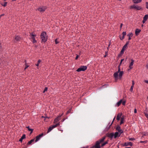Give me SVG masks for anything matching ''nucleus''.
<instances>
[{
	"mask_svg": "<svg viewBox=\"0 0 148 148\" xmlns=\"http://www.w3.org/2000/svg\"><path fill=\"white\" fill-rule=\"evenodd\" d=\"M142 0H133V2L135 3H137L141 2Z\"/></svg>",
	"mask_w": 148,
	"mask_h": 148,
	"instance_id": "22",
	"label": "nucleus"
},
{
	"mask_svg": "<svg viewBox=\"0 0 148 148\" xmlns=\"http://www.w3.org/2000/svg\"><path fill=\"white\" fill-rule=\"evenodd\" d=\"M132 85H134V80H132Z\"/></svg>",
	"mask_w": 148,
	"mask_h": 148,
	"instance_id": "49",
	"label": "nucleus"
},
{
	"mask_svg": "<svg viewBox=\"0 0 148 148\" xmlns=\"http://www.w3.org/2000/svg\"><path fill=\"white\" fill-rule=\"evenodd\" d=\"M143 134L144 136H147L148 135V132H144L143 133Z\"/></svg>",
	"mask_w": 148,
	"mask_h": 148,
	"instance_id": "32",
	"label": "nucleus"
},
{
	"mask_svg": "<svg viewBox=\"0 0 148 148\" xmlns=\"http://www.w3.org/2000/svg\"><path fill=\"white\" fill-rule=\"evenodd\" d=\"M148 18V16L147 15H145L144 17H143V19L145 20V21H147V19Z\"/></svg>",
	"mask_w": 148,
	"mask_h": 148,
	"instance_id": "29",
	"label": "nucleus"
},
{
	"mask_svg": "<svg viewBox=\"0 0 148 148\" xmlns=\"http://www.w3.org/2000/svg\"><path fill=\"white\" fill-rule=\"evenodd\" d=\"M107 135L108 137L112 138L114 136V134L113 133H108L107 134Z\"/></svg>",
	"mask_w": 148,
	"mask_h": 148,
	"instance_id": "14",
	"label": "nucleus"
},
{
	"mask_svg": "<svg viewBox=\"0 0 148 148\" xmlns=\"http://www.w3.org/2000/svg\"><path fill=\"white\" fill-rule=\"evenodd\" d=\"M137 112V110L136 109H135L134 110V113H136Z\"/></svg>",
	"mask_w": 148,
	"mask_h": 148,
	"instance_id": "50",
	"label": "nucleus"
},
{
	"mask_svg": "<svg viewBox=\"0 0 148 148\" xmlns=\"http://www.w3.org/2000/svg\"><path fill=\"white\" fill-rule=\"evenodd\" d=\"M122 114V113H119L117 114L116 119L118 121H119L120 120V118L121 117Z\"/></svg>",
	"mask_w": 148,
	"mask_h": 148,
	"instance_id": "12",
	"label": "nucleus"
},
{
	"mask_svg": "<svg viewBox=\"0 0 148 148\" xmlns=\"http://www.w3.org/2000/svg\"><path fill=\"white\" fill-rule=\"evenodd\" d=\"M145 82L146 83L148 84V80H145Z\"/></svg>",
	"mask_w": 148,
	"mask_h": 148,
	"instance_id": "54",
	"label": "nucleus"
},
{
	"mask_svg": "<svg viewBox=\"0 0 148 148\" xmlns=\"http://www.w3.org/2000/svg\"><path fill=\"white\" fill-rule=\"evenodd\" d=\"M26 127L28 129V130L29 128V126Z\"/></svg>",
	"mask_w": 148,
	"mask_h": 148,
	"instance_id": "59",
	"label": "nucleus"
},
{
	"mask_svg": "<svg viewBox=\"0 0 148 148\" xmlns=\"http://www.w3.org/2000/svg\"><path fill=\"white\" fill-rule=\"evenodd\" d=\"M123 25V24L122 23H121V25H120V28H121V27H122V26Z\"/></svg>",
	"mask_w": 148,
	"mask_h": 148,
	"instance_id": "56",
	"label": "nucleus"
},
{
	"mask_svg": "<svg viewBox=\"0 0 148 148\" xmlns=\"http://www.w3.org/2000/svg\"><path fill=\"white\" fill-rule=\"evenodd\" d=\"M122 102V99H121L116 103L115 106H116L119 107L121 105V104Z\"/></svg>",
	"mask_w": 148,
	"mask_h": 148,
	"instance_id": "20",
	"label": "nucleus"
},
{
	"mask_svg": "<svg viewBox=\"0 0 148 148\" xmlns=\"http://www.w3.org/2000/svg\"><path fill=\"white\" fill-rule=\"evenodd\" d=\"M124 119L123 117H122L121 118V122L120 123V125H121V124L124 123Z\"/></svg>",
	"mask_w": 148,
	"mask_h": 148,
	"instance_id": "25",
	"label": "nucleus"
},
{
	"mask_svg": "<svg viewBox=\"0 0 148 148\" xmlns=\"http://www.w3.org/2000/svg\"><path fill=\"white\" fill-rule=\"evenodd\" d=\"M7 2H4L3 4V3H1L0 4L3 6L5 7L7 5Z\"/></svg>",
	"mask_w": 148,
	"mask_h": 148,
	"instance_id": "28",
	"label": "nucleus"
},
{
	"mask_svg": "<svg viewBox=\"0 0 148 148\" xmlns=\"http://www.w3.org/2000/svg\"><path fill=\"white\" fill-rule=\"evenodd\" d=\"M4 14H1V15H0V16L1 17L2 16H4Z\"/></svg>",
	"mask_w": 148,
	"mask_h": 148,
	"instance_id": "57",
	"label": "nucleus"
},
{
	"mask_svg": "<svg viewBox=\"0 0 148 148\" xmlns=\"http://www.w3.org/2000/svg\"><path fill=\"white\" fill-rule=\"evenodd\" d=\"M135 140V139L134 138H130L129 139V140Z\"/></svg>",
	"mask_w": 148,
	"mask_h": 148,
	"instance_id": "47",
	"label": "nucleus"
},
{
	"mask_svg": "<svg viewBox=\"0 0 148 148\" xmlns=\"http://www.w3.org/2000/svg\"><path fill=\"white\" fill-rule=\"evenodd\" d=\"M47 34L46 32H42L40 36L41 39V42H45L47 41V38L46 37Z\"/></svg>",
	"mask_w": 148,
	"mask_h": 148,
	"instance_id": "2",
	"label": "nucleus"
},
{
	"mask_svg": "<svg viewBox=\"0 0 148 148\" xmlns=\"http://www.w3.org/2000/svg\"><path fill=\"white\" fill-rule=\"evenodd\" d=\"M25 138V134L23 135L21 137L19 141L20 142H22L23 139Z\"/></svg>",
	"mask_w": 148,
	"mask_h": 148,
	"instance_id": "23",
	"label": "nucleus"
},
{
	"mask_svg": "<svg viewBox=\"0 0 148 148\" xmlns=\"http://www.w3.org/2000/svg\"><path fill=\"white\" fill-rule=\"evenodd\" d=\"M71 111V109H69V110L66 112V114H69V113Z\"/></svg>",
	"mask_w": 148,
	"mask_h": 148,
	"instance_id": "44",
	"label": "nucleus"
},
{
	"mask_svg": "<svg viewBox=\"0 0 148 148\" xmlns=\"http://www.w3.org/2000/svg\"><path fill=\"white\" fill-rule=\"evenodd\" d=\"M145 114L146 117L148 118V114H147V113H145Z\"/></svg>",
	"mask_w": 148,
	"mask_h": 148,
	"instance_id": "43",
	"label": "nucleus"
},
{
	"mask_svg": "<svg viewBox=\"0 0 148 148\" xmlns=\"http://www.w3.org/2000/svg\"><path fill=\"white\" fill-rule=\"evenodd\" d=\"M63 114H61L60 115H59V116H58L57 117H58V119H59V118L62 116V115Z\"/></svg>",
	"mask_w": 148,
	"mask_h": 148,
	"instance_id": "48",
	"label": "nucleus"
},
{
	"mask_svg": "<svg viewBox=\"0 0 148 148\" xmlns=\"http://www.w3.org/2000/svg\"><path fill=\"white\" fill-rule=\"evenodd\" d=\"M106 138V136H105L102 138L100 139L99 140L96 141V144L93 147H95L96 148H100V144L103 142Z\"/></svg>",
	"mask_w": 148,
	"mask_h": 148,
	"instance_id": "1",
	"label": "nucleus"
},
{
	"mask_svg": "<svg viewBox=\"0 0 148 148\" xmlns=\"http://www.w3.org/2000/svg\"><path fill=\"white\" fill-rule=\"evenodd\" d=\"M121 133H120V134H119V133L118 132H115V134H114V138H116L117 136H120L121 135Z\"/></svg>",
	"mask_w": 148,
	"mask_h": 148,
	"instance_id": "16",
	"label": "nucleus"
},
{
	"mask_svg": "<svg viewBox=\"0 0 148 148\" xmlns=\"http://www.w3.org/2000/svg\"><path fill=\"white\" fill-rule=\"evenodd\" d=\"M146 8L148 9V2H146L145 3Z\"/></svg>",
	"mask_w": 148,
	"mask_h": 148,
	"instance_id": "35",
	"label": "nucleus"
},
{
	"mask_svg": "<svg viewBox=\"0 0 148 148\" xmlns=\"http://www.w3.org/2000/svg\"><path fill=\"white\" fill-rule=\"evenodd\" d=\"M3 50V49L2 47V46L1 45V44L0 43V52L2 51Z\"/></svg>",
	"mask_w": 148,
	"mask_h": 148,
	"instance_id": "37",
	"label": "nucleus"
},
{
	"mask_svg": "<svg viewBox=\"0 0 148 148\" xmlns=\"http://www.w3.org/2000/svg\"><path fill=\"white\" fill-rule=\"evenodd\" d=\"M30 36H31L32 39L33 40L35 39V37L36 36V35L33 34V33H30Z\"/></svg>",
	"mask_w": 148,
	"mask_h": 148,
	"instance_id": "15",
	"label": "nucleus"
},
{
	"mask_svg": "<svg viewBox=\"0 0 148 148\" xmlns=\"http://www.w3.org/2000/svg\"><path fill=\"white\" fill-rule=\"evenodd\" d=\"M124 145L125 146H127L128 145L132 146V143L131 142H129L127 143H125Z\"/></svg>",
	"mask_w": 148,
	"mask_h": 148,
	"instance_id": "19",
	"label": "nucleus"
},
{
	"mask_svg": "<svg viewBox=\"0 0 148 148\" xmlns=\"http://www.w3.org/2000/svg\"><path fill=\"white\" fill-rule=\"evenodd\" d=\"M119 78L120 79L122 77L123 74V71H121L120 72H119Z\"/></svg>",
	"mask_w": 148,
	"mask_h": 148,
	"instance_id": "24",
	"label": "nucleus"
},
{
	"mask_svg": "<svg viewBox=\"0 0 148 148\" xmlns=\"http://www.w3.org/2000/svg\"><path fill=\"white\" fill-rule=\"evenodd\" d=\"M47 8L46 6L42 7H40L38 9V10L40 12H43L47 9Z\"/></svg>",
	"mask_w": 148,
	"mask_h": 148,
	"instance_id": "7",
	"label": "nucleus"
},
{
	"mask_svg": "<svg viewBox=\"0 0 148 148\" xmlns=\"http://www.w3.org/2000/svg\"><path fill=\"white\" fill-rule=\"evenodd\" d=\"M134 85H132L131 86V87H133V88H134Z\"/></svg>",
	"mask_w": 148,
	"mask_h": 148,
	"instance_id": "63",
	"label": "nucleus"
},
{
	"mask_svg": "<svg viewBox=\"0 0 148 148\" xmlns=\"http://www.w3.org/2000/svg\"><path fill=\"white\" fill-rule=\"evenodd\" d=\"M25 62L26 63L25 64V67L24 69V70H25L29 66V65L27 64V63H26V61H25Z\"/></svg>",
	"mask_w": 148,
	"mask_h": 148,
	"instance_id": "30",
	"label": "nucleus"
},
{
	"mask_svg": "<svg viewBox=\"0 0 148 148\" xmlns=\"http://www.w3.org/2000/svg\"><path fill=\"white\" fill-rule=\"evenodd\" d=\"M39 63H38L37 64H36V66H38V65H39Z\"/></svg>",
	"mask_w": 148,
	"mask_h": 148,
	"instance_id": "60",
	"label": "nucleus"
},
{
	"mask_svg": "<svg viewBox=\"0 0 148 148\" xmlns=\"http://www.w3.org/2000/svg\"><path fill=\"white\" fill-rule=\"evenodd\" d=\"M124 50L123 49H122L119 56H120V55L124 53Z\"/></svg>",
	"mask_w": 148,
	"mask_h": 148,
	"instance_id": "33",
	"label": "nucleus"
},
{
	"mask_svg": "<svg viewBox=\"0 0 148 148\" xmlns=\"http://www.w3.org/2000/svg\"><path fill=\"white\" fill-rule=\"evenodd\" d=\"M134 60L132 59L131 60V62L130 63V65L129 66V67L130 69H131L132 68V66H133L134 64Z\"/></svg>",
	"mask_w": 148,
	"mask_h": 148,
	"instance_id": "17",
	"label": "nucleus"
},
{
	"mask_svg": "<svg viewBox=\"0 0 148 148\" xmlns=\"http://www.w3.org/2000/svg\"><path fill=\"white\" fill-rule=\"evenodd\" d=\"M60 125V122H59L55 124L54 125H53L52 126L50 127L48 130L47 133H48L50 132L55 127L59 126Z\"/></svg>",
	"mask_w": 148,
	"mask_h": 148,
	"instance_id": "4",
	"label": "nucleus"
},
{
	"mask_svg": "<svg viewBox=\"0 0 148 148\" xmlns=\"http://www.w3.org/2000/svg\"><path fill=\"white\" fill-rule=\"evenodd\" d=\"M120 69L119 68L118 71L115 73L114 74V77L116 80L118 79V74L120 71Z\"/></svg>",
	"mask_w": 148,
	"mask_h": 148,
	"instance_id": "8",
	"label": "nucleus"
},
{
	"mask_svg": "<svg viewBox=\"0 0 148 148\" xmlns=\"http://www.w3.org/2000/svg\"><path fill=\"white\" fill-rule=\"evenodd\" d=\"M126 32H123L122 33L123 35L125 36L126 35Z\"/></svg>",
	"mask_w": 148,
	"mask_h": 148,
	"instance_id": "39",
	"label": "nucleus"
},
{
	"mask_svg": "<svg viewBox=\"0 0 148 148\" xmlns=\"http://www.w3.org/2000/svg\"><path fill=\"white\" fill-rule=\"evenodd\" d=\"M110 43H109V45H108V46H110Z\"/></svg>",
	"mask_w": 148,
	"mask_h": 148,
	"instance_id": "64",
	"label": "nucleus"
},
{
	"mask_svg": "<svg viewBox=\"0 0 148 148\" xmlns=\"http://www.w3.org/2000/svg\"><path fill=\"white\" fill-rule=\"evenodd\" d=\"M141 143H145V141H141Z\"/></svg>",
	"mask_w": 148,
	"mask_h": 148,
	"instance_id": "61",
	"label": "nucleus"
},
{
	"mask_svg": "<svg viewBox=\"0 0 148 148\" xmlns=\"http://www.w3.org/2000/svg\"><path fill=\"white\" fill-rule=\"evenodd\" d=\"M129 41H127L126 43V44H125V45H126V46H127V45L129 44Z\"/></svg>",
	"mask_w": 148,
	"mask_h": 148,
	"instance_id": "45",
	"label": "nucleus"
},
{
	"mask_svg": "<svg viewBox=\"0 0 148 148\" xmlns=\"http://www.w3.org/2000/svg\"><path fill=\"white\" fill-rule=\"evenodd\" d=\"M87 68V67L85 66H81L80 68H79L77 70V72H79L81 71H84L86 70Z\"/></svg>",
	"mask_w": 148,
	"mask_h": 148,
	"instance_id": "5",
	"label": "nucleus"
},
{
	"mask_svg": "<svg viewBox=\"0 0 148 148\" xmlns=\"http://www.w3.org/2000/svg\"><path fill=\"white\" fill-rule=\"evenodd\" d=\"M60 125V122H59L55 124L54 125H53L52 126L50 127L48 130L47 133H48L50 132L55 127L59 126Z\"/></svg>",
	"mask_w": 148,
	"mask_h": 148,
	"instance_id": "3",
	"label": "nucleus"
},
{
	"mask_svg": "<svg viewBox=\"0 0 148 148\" xmlns=\"http://www.w3.org/2000/svg\"><path fill=\"white\" fill-rule=\"evenodd\" d=\"M133 87H131L130 89V91L132 92L133 91Z\"/></svg>",
	"mask_w": 148,
	"mask_h": 148,
	"instance_id": "40",
	"label": "nucleus"
},
{
	"mask_svg": "<svg viewBox=\"0 0 148 148\" xmlns=\"http://www.w3.org/2000/svg\"><path fill=\"white\" fill-rule=\"evenodd\" d=\"M125 148H131L130 147H125Z\"/></svg>",
	"mask_w": 148,
	"mask_h": 148,
	"instance_id": "62",
	"label": "nucleus"
},
{
	"mask_svg": "<svg viewBox=\"0 0 148 148\" xmlns=\"http://www.w3.org/2000/svg\"><path fill=\"white\" fill-rule=\"evenodd\" d=\"M47 87H45V89L43 91V93H44L45 92V91H47Z\"/></svg>",
	"mask_w": 148,
	"mask_h": 148,
	"instance_id": "36",
	"label": "nucleus"
},
{
	"mask_svg": "<svg viewBox=\"0 0 148 148\" xmlns=\"http://www.w3.org/2000/svg\"><path fill=\"white\" fill-rule=\"evenodd\" d=\"M115 118H116V117L115 116L114 117V118L113 119V121L112 122V124L113 122L114 121L115 119Z\"/></svg>",
	"mask_w": 148,
	"mask_h": 148,
	"instance_id": "51",
	"label": "nucleus"
},
{
	"mask_svg": "<svg viewBox=\"0 0 148 148\" xmlns=\"http://www.w3.org/2000/svg\"><path fill=\"white\" fill-rule=\"evenodd\" d=\"M33 41H32V42L33 43H34L36 42V40H35V39H33Z\"/></svg>",
	"mask_w": 148,
	"mask_h": 148,
	"instance_id": "41",
	"label": "nucleus"
},
{
	"mask_svg": "<svg viewBox=\"0 0 148 148\" xmlns=\"http://www.w3.org/2000/svg\"><path fill=\"white\" fill-rule=\"evenodd\" d=\"M60 120V119H58V117H57V118H56L54 120V124L57 123H57Z\"/></svg>",
	"mask_w": 148,
	"mask_h": 148,
	"instance_id": "21",
	"label": "nucleus"
},
{
	"mask_svg": "<svg viewBox=\"0 0 148 148\" xmlns=\"http://www.w3.org/2000/svg\"><path fill=\"white\" fill-rule=\"evenodd\" d=\"M127 47V46H126L125 45H124L123 46V48L122 49H123L124 50H125V48H126Z\"/></svg>",
	"mask_w": 148,
	"mask_h": 148,
	"instance_id": "42",
	"label": "nucleus"
},
{
	"mask_svg": "<svg viewBox=\"0 0 148 148\" xmlns=\"http://www.w3.org/2000/svg\"><path fill=\"white\" fill-rule=\"evenodd\" d=\"M127 36L129 37L128 40H129L131 39V37H132L133 36V34L132 32H130L128 34Z\"/></svg>",
	"mask_w": 148,
	"mask_h": 148,
	"instance_id": "13",
	"label": "nucleus"
},
{
	"mask_svg": "<svg viewBox=\"0 0 148 148\" xmlns=\"http://www.w3.org/2000/svg\"><path fill=\"white\" fill-rule=\"evenodd\" d=\"M124 37H125V36L123 35L122 37H121V35L119 36V38H120L121 40H123L124 39Z\"/></svg>",
	"mask_w": 148,
	"mask_h": 148,
	"instance_id": "31",
	"label": "nucleus"
},
{
	"mask_svg": "<svg viewBox=\"0 0 148 148\" xmlns=\"http://www.w3.org/2000/svg\"><path fill=\"white\" fill-rule=\"evenodd\" d=\"M125 102H126V101H122V104L123 105H125Z\"/></svg>",
	"mask_w": 148,
	"mask_h": 148,
	"instance_id": "38",
	"label": "nucleus"
},
{
	"mask_svg": "<svg viewBox=\"0 0 148 148\" xmlns=\"http://www.w3.org/2000/svg\"><path fill=\"white\" fill-rule=\"evenodd\" d=\"M130 8H134L136 9L137 10H140L141 9V7L137 5H133L131 6Z\"/></svg>",
	"mask_w": 148,
	"mask_h": 148,
	"instance_id": "6",
	"label": "nucleus"
},
{
	"mask_svg": "<svg viewBox=\"0 0 148 148\" xmlns=\"http://www.w3.org/2000/svg\"><path fill=\"white\" fill-rule=\"evenodd\" d=\"M43 133H42L39 135L37 136L36 137V139L35 140V142H37L40 139V138L43 136Z\"/></svg>",
	"mask_w": 148,
	"mask_h": 148,
	"instance_id": "10",
	"label": "nucleus"
},
{
	"mask_svg": "<svg viewBox=\"0 0 148 148\" xmlns=\"http://www.w3.org/2000/svg\"><path fill=\"white\" fill-rule=\"evenodd\" d=\"M55 42L56 44H57L59 43V42H58L57 40V39H56L55 40Z\"/></svg>",
	"mask_w": 148,
	"mask_h": 148,
	"instance_id": "46",
	"label": "nucleus"
},
{
	"mask_svg": "<svg viewBox=\"0 0 148 148\" xmlns=\"http://www.w3.org/2000/svg\"><path fill=\"white\" fill-rule=\"evenodd\" d=\"M79 57V56H76V58H75V59L76 60H77L78 58Z\"/></svg>",
	"mask_w": 148,
	"mask_h": 148,
	"instance_id": "55",
	"label": "nucleus"
},
{
	"mask_svg": "<svg viewBox=\"0 0 148 148\" xmlns=\"http://www.w3.org/2000/svg\"><path fill=\"white\" fill-rule=\"evenodd\" d=\"M123 60H124L123 59H121V63H120V64H121L122 62L123 61Z\"/></svg>",
	"mask_w": 148,
	"mask_h": 148,
	"instance_id": "58",
	"label": "nucleus"
},
{
	"mask_svg": "<svg viewBox=\"0 0 148 148\" xmlns=\"http://www.w3.org/2000/svg\"><path fill=\"white\" fill-rule=\"evenodd\" d=\"M108 143V140L107 141H106V142H104V143L102 144L101 145V147H103V146H104L105 145H106V144H107Z\"/></svg>",
	"mask_w": 148,
	"mask_h": 148,
	"instance_id": "26",
	"label": "nucleus"
},
{
	"mask_svg": "<svg viewBox=\"0 0 148 148\" xmlns=\"http://www.w3.org/2000/svg\"><path fill=\"white\" fill-rule=\"evenodd\" d=\"M141 30L140 29H137L135 31V34L136 36L138 35L139 33L140 32Z\"/></svg>",
	"mask_w": 148,
	"mask_h": 148,
	"instance_id": "18",
	"label": "nucleus"
},
{
	"mask_svg": "<svg viewBox=\"0 0 148 148\" xmlns=\"http://www.w3.org/2000/svg\"><path fill=\"white\" fill-rule=\"evenodd\" d=\"M116 130L121 134L123 132V131L121 129V127L119 125L117 126L116 128Z\"/></svg>",
	"mask_w": 148,
	"mask_h": 148,
	"instance_id": "9",
	"label": "nucleus"
},
{
	"mask_svg": "<svg viewBox=\"0 0 148 148\" xmlns=\"http://www.w3.org/2000/svg\"><path fill=\"white\" fill-rule=\"evenodd\" d=\"M15 40L17 41H20L21 39V38L18 35H16L15 37Z\"/></svg>",
	"mask_w": 148,
	"mask_h": 148,
	"instance_id": "11",
	"label": "nucleus"
},
{
	"mask_svg": "<svg viewBox=\"0 0 148 148\" xmlns=\"http://www.w3.org/2000/svg\"><path fill=\"white\" fill-rule=\"evenodd\" d=\"M41 62V60H39L38 62V63L39 64L40 62Z\"/></svg>",
	"mask_w": 148,
	"mask_h": 148,
	"instance_id": "52",
	"label": "nucleus"
},
{
	"mask_svg": "<svg viewBox=\"0 0 148 148\" xmlns=\"http://www.w3.org/2000/svg\"><path fill=\"white\" fill-rule=\"evenodd\" d=\"M34 140V139H32L30 141H29L27 143L28 145H30L31 144L32 142H33Z\"/></svg>",
	"mask_w": 148,
	"mask_h": 148,
	"instance_id": "27",
	"label": "nucleus"
},
{
	"mask_svg": "<svg viewBox=\"0 0 148 148\" xmlns=\"http://www.w3.org/2000/svg\"><path fill=\"white\" fill-rule=\"evenodd\" d=\"M146 21L145 20L143 19V23H144Z\"/></svg>",
	"mask_w": 148,
	"mask_h": 148,
	"instance_id": "53",
	"label": "nucleus"
},
{
	"mask_svg": "<svg viewBox=\"0 0 148 148\" xmlns=\"http://www.w3.org/2000/svg\"><path fill=\"white\" fill-rule=\"evenodd\" d=\"M28 130L29 131H30L31 132H30V134H31L32 132H33V129H31V128H29Z\"/></svg>",
	"mask_w": 148,
	"mask_h": 148,
	"instance_id": "34",
	"label": "nucleus"
}]
</instances>
